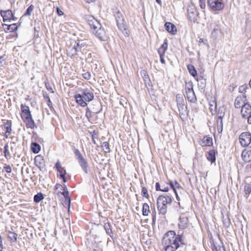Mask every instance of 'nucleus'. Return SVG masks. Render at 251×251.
<instances>
[{
  "mask_svg": "<svg viewBox=\"0 0 251 251\" xmlns=\"http://www.w3.org/2000/svg\"><path fill=\"white\" fill-rule=\"evenodd\" d=\"M166 242L168 243L167 245L162 251H175L180 246L186 244L184 238L183 236V232L180 233L179 231L176 235L174 231L170 230L166 234L164 238Z\"/></svg>",
  "mask_w": 251,
  "mask_h": 251,
  "instance_id": "1",
  "label": "nucleus"
},
{
  "mask_svg": "<svg viewBox=\"0 0 251 251\" xmlns=\"http://www.w3.org/2000/svg\"><path fill=\"white\" fill-rule=\"evenodd\" d=\"M85 19L89 25L92 33L101 41H107L108 38L107 33L102 27L100 23L93 16H86Z\"/></svg>",
  "mask_w": 251,
  "mask_h": 251,
  "instance_id": "2",
  "label": "nucleus"
},
{
  "mask_svg": "<svg viewBox=\"0 0 251 251\" xmlns=\"http://www.w3.org/2000/svg\"><path fill=\"white\" fill-rule=\"evenodd\" d=\"M81 93L75 95V99L77 104L82 107L87 105V102L92 100L94 99L93 93L88 89H83L80 91Z\"/></svg>",
  "mask_w": 251,
  "mask_h": 251,
  "instance_id": "3",
  "label": "nucleus"
},
{
  "mask_svg": "<svg viewBox=\"0 0 251 251\" xmlns=\"http://www.w3.org/2000/svg\"><path fill=\"white\" fill-rule=\"evenodd\" d=\"M172 197L168 195L159 196L157 199V208L159 214L165 215L167 212V205L171 204Z\"/></svg>",
  "mask_w": 251,
  "mask_h": 251,
  "instance_id": "4",
  "label": "nucleus"
},
{
  "mask_svg": "<svg viewBox=\"0 0 251 251\" xmlns=\"http://www.w3.org/2000/svg\"><path fill=\"white\" fill-rule=\"evenodd\" d=\"M117 25L119 29L124 34L125 36L129 35V31L126 27V25L122 13L117 11L114 14Z\"/></svg>",
  "mask_w": 251,
  "mask_h": 251,
  "instance_id": "5",
  "label": "nucleus"
},
{
  "mask_svg": "<svg viewBox=\"0 0 251 251\" xmlns=\"http://www.w3.org/2000/svg\"><path fill=\"white\" fill-rule=\"evenodd\" d=\"M176 101L179 114L180 115H185L187 114V107L185 103L186 101L181 94L176 95Z\"/></svg>",
  "mask_w": 251,
  "mask_h": 251,
  "instance_id": "6",
  "label": "nucleus"
},
{
  "mask_svg": "<svg viewBox=\"0 0 251 251\" xmlns=\"http://www.w3.org/2000/svg\"><path fill=\"white\" fill-rule=\"evenodd\" d=\"M207 5L213 11H220L225 7V0H207Z\"/></svg>",
  "mask_w": 251,
  "mask_h": 251,
  "instance_id": "7",
  "label": "nucleus"
},
{
  "mask_svg": "<svg viewBox=\"0 0 251 251\" xmlns=\"http://www.w3.org/2000/svg\"><path fill=\"white\" fill-rule=\"evenodd\" d=\"M185 92L188 100L192 103H196L197 99L193 90V85L191 82L186 83L185 85Z\"/></svg>",
  "mask_w": 251,
  "mask_h": 251,
  "instance_id": "8",
  "label": "nucleus"
},
{
  "mask_svg": "<svg viewBox=\"0 0 251 251\" xmlns=\"http://www.w3.org/2000/svg\"><path fill=\"white\" fill-rule=\"evenodd\" d=\"M239 140L242 146L247 147L251 143V134L249 132L242 133L239 136Z\"/></svg>",
  "mask_w": 251,
  "mask_h": 251,
  "instance_id": "9",
  "label": "nucleus"
},
{
  "mask_svg": "<svg viewBox=\"0 0 251 251\" xmlns=\"http://www.w3.org/2000/svg\"><path fill=\"white\" fill-rule=\"evenodd\" d=\"M189 225V221L188 217L184 214H181L178 220V227L180 230L187 228Z\"/></svg>",
  "mask_w": 251,
  "mask_h": 251,
  "instance_id": "10",
  "label": "nucleus"
},
{
  "mask_svg": "<svg viewBox=\"0 0 251 251\" xmlns=\"http://www.w3.org/2000/svg\"><path fill=\"white\" fill-rule=\"evenodd\" d=\"M22 114L21 117L25 121V119L32 117L29 108L25 104H22L21 105Z\"/></svg>",
  "mask_w": 251,
  "mask_h": 251,
  "instance_id": "11",
  "label": "nucleus"
},
{
  "mask_svg": "<svg viewBox=\"0 0 251 251\" xmlns=\"http://www.w3.org/2000/svg\"><path fill=\"white\" fill-rule=\"evenodd\" d=\"M187 13L189 20L195 22L198 15V12L196 9L193 6H190L188 8Z\"/></svg>",
  "mask_w": 251,
  "mask_h": 251,
  "instance_id": "12",
  "label": "nucleus"
},
{
  "mask_svg": "<svg viewBox=\"0 0 251 251\" xmlns=\"http://www.w3.org/2000/svg\"><path fill=\"white\" fill-rule=\"evenodd\" d=\"M241 113L242 117L247 119L250 115L251 114V105L248 103H244L242 106Z\"/></svg>",
  "mask_w": 251,
  "mask_h": 251,
  "instance_id": "13",
  "label": "nucleus"
},
{
  "mask_svg": "<svg viewBox=\"0 0 251 251\" xmlns=\"http://www.w3.org/2000/svg\"><path fill=\"white\" fill-rule=\"evenodd\" d=\"M211 248L212 251H226L223 243L220 240L217 241H212Z\"/></svg>",
  "mask_w": 251,
  "mask_h": 251,
  "instance_id": "14",
  "label": "nucleus"
},
{
  "mask_svg": "<svg viewBox=\"0 0 251 251\" xmlns=\"http://www.w3.org/2000/svg\"><path fill=\"white\" fill-rule=\"evenodd\" d=\"M12 12L11 10L0 11V16L2 17L3 22H10V18L12 17Z\"/></svg>",
  "mask_w": 251,
  "mask_h": 251,
  "instance_id": "15",
  "label": "nucleus"
},
{
  "mask_svg": "<svg viewBox=\"0 0 251 251\" xmlns=\"http://www.w3.org/2000/svg\"><path fill=\"white\" fill-rule=\"evenodd\" d=\"M34 162L35 165L40 169V170H42L44 169L45 167V163L44 158L41 155H37L34 158Z\"/></svg>",
  "mask_w": 251,
  "mask_h": 251,
  "instance_id": "16",
  "label": "nucleus"
},
{
  "mask_svg": "<svg viewBox=\"0 0 251 251\" xmlns=\"http://www.w3.org/2000/svg\"><path fill=\"white\" fill-rule=\"evenodd\" d=\"M246 96L244 95H243L242 96H238L235 100L234 105L235 108H242V106H243L244 103H245V102L246 100Z\"/></svg>",
  "mask_w": 251,
  "mask_h": 251,
  "instance_id": "17",
  "label": "nucleus"
},
{
  "mask_svg": "<svg viewBox=\"0 0 251 251\" xmlns=\"http://www.w3.org/2000/svg\"><path fill=\"white\" fill-rule=\"evenodd\" d=\"M209 28L212 30L211 34L214 37H216L218 36L220 31V25L216 24L211 23L209 25Z\"/></svg>",
  "mask_w": 251,
  "mask_h": 251,
  "instance_id": "18",
  "label": "nucleus"
},
{
  "mask_svg": "<svg viewBox=\"0 0 251 251\" xmlns=\"http://www.w3.org/2000/svg\"><path fill=\"white\" fill-rule=\"evenodd\" d=\"M166 30L170 33L174 35L177 31L176 26L170 22H166L164 25Z\"/></svg>",
  "mask_w": 251,
  "mask_h": 251,
  "instance_id": "19",
  "label": "nucleus"
},
{
  "mask_svg": "<svg viewBox=\"0 0 251 251\" xmlns=\"http://www.w3.org/2000/svg\"><path fill=\"white\" fill-rule=\"evenodd\" d=\"M59 192L64 196L65 201H64V203L68 206V211L69 212L70 205H71V198L69 196V191H59Z\"/></svg>",
  "mask_w": 251,
  "mask_h": 251,
  "instance_id": "20",
  "label": "nucleus"
},
{
  "mask_svg": "<svg viewBox=\"0 0 251 251\" xmlns=\"http://www.w3.org/2000/svg\"><path fill=\"white\" fill-rule=\"evenodd\" d=\"M198 86L200 90L204 91L206 87V80L203 76H200L197 78Z\"/></svg>",
  "mask_w": 251,
  "mask_h": 251,
  "instance_id": "21",
  "label": "nucleus"
},
{
  "mask_svg": "<svg viewBox=\"0 0 251 251\" xmlns=\"http://www.w3.org/2000/svg\"><path fill=\"white\" fill-rule=\"evenodd\" d=\"M168 49V41L165 39L163 44L158 49V53L159 55L165 56L166 50Z\"/></svg>",
  "mask_w": 251,
  "mask_h": 251,
  "instance_id": "22",
  "label": "nucleus"
},
{
  "mask_svg": "<svg viewBox=\"0 0 251 251\" xmlns=\"http://www.w3.org/2000/svg\"><path fill=\"white\" fill-rule=\"evenodd\" d=\"M201 145L202 147L212 146L213 145L212 138L207 136H204L201 140Z\"/></svg>",
  "mask_w": 251,
  "mask_h": 251,
  "instance_id": "23",
  "label": "nucleus"
},
{
  "mask_svg": "<svg viewBox=\"0 0 251 251\" xmlns=\"http://www.w3.org/2000/svg\"><path fill=\"white\" fill-rule=\"evenodd\" d=\"M26 124V126L27 128H30L31 129H34L37 128V126L35 125L34 120L32 117L26 119L24 121Z\"/></svg>",
  "mask_w": 251,
  "mask_h": 251,
  "instance_id": "24",
  "label": "nucleus"
},
{
  "mask_svg": "<svg viewBox=\"0 0 251 251\" xmlns=\"http://www.w3.org/2000/svg\"><path fill=\"white\" fill-rule=\"evenodd\" d=\"M216 153H217V152L214 150H210L208 152V154H207L206 157H207V160H209V161H210L211 163H213L215 162Z\"/></svg>",
  "mask_w": 251,
  "mask_h": 251,
  "instance_id": "25",
  "label": "nucleus"
},
{
  "mask_svg": "<svg viewBox=\"0 0 251 251\" xmlns=\"http://www.w3.org/2000/svg\"><path fill=\"white\" fill-rule=\"evenodd\" d=\"M7 237L11 243H14L17 241L18 235L14 232L9 231L8 232Z\"/></svg>",
  "mask_w": 251,
  "mask_h": 251,
  "instance_id": "26",
  "label": "nucleus"
},
{
  "mask_svg": "<svg viewBox=\"0 0 251 251\" xmlns=\"http://www.w3.org/2000/svg\"><path fill=\"white\" fill-rule=\"evenodd\" d=\"M242 157L243 160L246 162H249L251 161V150L247 151H243Z\"/></svg>",
  "mask_w": 251,
  "mask_h": 251,
  "instance_id": "27",
  "label": "nucleus"
},
{
  "mask_svg": "<svg viewBox=\"0 0 251 251\" xmlns=\"http://www.w3.org/2000/svg\"><path fill=\"white\" fill-rule=\"evenodd\" d=\"M225 116V109L224 108H220L219 109L218 112V120L217 123L219 124L220 123V125L221 126H223V121L222 119Z\"/></svg>",
  "mask_w": 251,
  "mask_h": 251,
  "instance_id": "28",
  "label": "nucleus"
},
{
  "mask_svg": "<svg viewBox=\"0 0 251 251\" xmlns=\"http://www.w3.org/2000/svg\"><path fill=\"white\" fill-rule=\"evenodd\" d=\"M77 160L78 161V163H79L80 166H81V168L83 170V171L86 174H87L88 173V169H87L88 164H87V162H86L85 159L83 157V158H80Z\"/></svg>",
  "mask_w": 251,
  "mask_h": 251,
  "instance_id": "29",
  "label": "nucleus"
},
{
  "mask_svg": "<svg viewBox=\"0 0 251 251\" xmlns=\"http://www.w3.org/2000/svg\"><path fill=\"white\" fill-rule=\"evenodd\" d=\"M55 168H56L57 171L60 173V176H61V175H66V170L61 166L59 160H58L56 163Z\"/></svg>",
  "mask_w": 251,
  "mask_h": 251,
  "instance_id": "30",
  "label": "nucleus"
},
{
  "mask_svg": "<svg viewBox=\"0 0 251 251\" xmlns=\"http://www.w3.org/2000/svg\"><path fill=\"white\" fill-rule=\"evenodd\" d=\"M245 197L248 199L251 193V184H246L244 187Z\"/></svg>",
  "mask_w": 251,
  "mask_h": 251,
  "instance_id": "31",
  "label": "nucleus"
},
{
  "mask_svg": "<svg viewBox=\"0 0 251 251\" xmlns=\"http://www.w3.org/2000/svg\"><path fill=\"white\" fill-rule=\"evenodd\" d=\"M3 26H7V30L10 31V32H13L16 30L18 28V26H17L16 24H13L10 25H8L6 24H3L2 25Z\"/></svg>",
  "mask_w": 251,
  "mask_h": 251,
  "instance_id": "32",
  "label": "nucleus"
},
{
  "mask_svg": "<svg viewBox=\"0 0 251 251\" xmlns=\"http://www.w3.org/2000/svg\"><path fill=\"white\" fill-rule=\"evenodd\" d=\"M150 212L149 205L147 203H144L143 204L142 207V214L144 216H148Z\"/></svg>",
  "mask_w": 251,
  "mask_h": 251,
  "instance_id": "33",
  "label": "nucleus"
},
{
  "mask_svg": "<svg viewBox=\"0 0 251 251\" xmlns=\"http://www.w3.org/2000/svg\"><path fill=\"white\" fill-rule=\"evenodd\" d=\"M31 148L32 151L35 153H38L40 151V146L37 143H32Z\"/></svg>",
  "mask_w": 251,
  "mask_h": 251,
  "instance_id": "34",
  "label": "nucleus"
},
{
  "mask_svg": "<svg viewBox=\"0 0 251 251\" xmlns=\"http://www.w3.org/2000/svg\"><path fill=\"white\" fill-rule=\"evenodd\" d=\"M187 69L189 71V73L193 76H196L197 75V71L195 69L194 66L192 65H188Z\"/></svg>",
  "mask_w": 251,
  "mask_h": 251,
  "instance_id": "35",
  "label": "nucleus"
},
{
  "mask_svg": "<svg viewBox=\"0 0 251 251\" xmlns=\"http://www.w3.org/2000/svg\"><path fill=\"white\" fill-rule=\"evenodd\" d=\"M102 150L105 153H109L110 152V149L109 148V143L107 142H104L101 145Z\"/></svg>",
  "mask_w": 251,
  "mask_h": 251,
  "instance_id": "36",
  "label": "nucleus"
},
{
  "mask_svg": "<svg viewBox=\"0 0 251 251\" xmlns=\"http://www.w3.org/2000/svg\"><path fill=\"white\" fill-rule=\"evenodd\" d=\"M4 128L6 129L7 132H11L12 131V122L11 121L7 120L4 124Z\"/></svg>",
  "mask_w": 251,
  "mask_h": 251,
  "instance_id": "37",
  "label": "nucleus"
},
{
  "mask_svg": "<svg viewBox=\"0 0 251 251\" xmlns=\"http://www.w3.org/2000/svg\"><path fill=\"white\" fill-rule=\"evenodd\" d=\"M44 197L42 193H38L34 196V201L38 203L44 199Z\"/></svg>",
  "mask_w": 251,
  "mask_h": 251,
  "instance_id": "38",
  "label": "nucleus"
},
{
  "mask_svg": "<svg viewBox=\"0 0 251 251\" xmlns=\"http://www.w3.org/2000/svg\"><path fill=\"white\" fill-rule=\"evenodd\" d=\"M104 229L106 232V233L111 236V234H112V231L111 228V226L110 224L108 223H105L104 226Z\"/></svg>",
  "mask_w": 251,
  "mask_h": 251,
  "instance_id": "39",
  "label": "nucleus"
},
{
  "mask_svg": "<svg viewBox=\"0 0 251 251\" xmlns=\"http://www.w3.org/2000/svg\"><path fill=\"white\" fill-rule=\"evenodd\" d=\"M3 153H4V156L6 158L10 157V154L9 149H8V143H6L4 145Z\"/></svg>",
  "mask_w": 251,
  "mask_h": 251,
  "instance_id": "40",
  "label": "nucleus"
},
{
  "mask_svg": "<svg viewBox=\"0 0 251 251\" xmlns=\"http://www.w3.org/2000/svg\"><path fill=\"white\" fill-rule=\"evenodd\" d=\"M34 6L33 5H30L26 9V12L24 14L25 16H30L33 10Z\"/></svg>",
  "mask_w": 251,
  "mask_h": 251,
  "instance_id": "41",
  "label": "nucleus"
},
{
  "mask_svg": "<svg viewBox=\"0 0 251 251\" xmlns=\"http://www.w3.org/2000/svg\"><path fill=\"white\" fill-rule=\"evenodd\" d=\"M98 139V132L96 130H94L92 134V142L94 144H97L96 139Z\"/></svg>",
  "mask_w": 251,
  "mask_h": 251,
  "instance_id": "42",
  "label": "nucleus"
},
{
  "mask_svg": "<svg viewBox=\"0 0 251 251\" xmlns=\"http://www.w3.org/2000/svg\"><path fill=\"white\" fill-rule=\"evenodd\" d=\"M82 46L81 45L79 44V42H78L76 43V45H75L73 49L75 50V53L74 54H76L77 52L80 51L81 49Z\"/></svg>",
  "mask_w": 251,
  "mask_h": 251,
  "instance_id": "43",
  "label": "nucleus"
},
{
  "mask_svg": "<svg viewBox=\"0 0 251 251\" xmlns=\"http://www.w3.org/2000/svg\"><path fill=\"white\" fill-rule=\"evenodd\" d=\"M141 195L145 197L146 198L148 199L149 197V195L148 193L147 189L145 187H143L142 188Z\"/></svg>",
  "mask_w": 251,
  "mask_h": 251,
  "instance_id": "44",
  "label": "nucleus"
},
{
  "mask_svg": "<svg viewBox=\"0 0 251 251\" xmlns=\"http://www.w3.org/2000/svg\"><path fill=\"white\" fill-rule=\"evenodd\" d=\"M248 88L247 85H243L239 87V92L242 94H245L246 92V90Z\"/></svg>",
  "mask_w": 251,
  "mask_h": 251,
  "instance_id": "45",
  "label": "nucleus"
},
{
  "mask_svg": "<svg viewBox=\"0 0 251 251\" xmlns=\"http://www.w3.org/2000/svg\"><path fill=\"white\" fill-rule=\"evenodd\" d=\"M223 222L224 226L226 227H228L230 225V220L228 218H227L226 219L224 218V216H223Z\"/></svg>",
  "mask_w": 251,
  "mask_h": 251,
  "instance_id": "46",
  "label": "nucleus"
},
{
  "mask_svg": "<svg viewBox=\"0 0 251 251\" xmlns=\"http://www.w3.org/2000/svg\"><path fill=\"white\" fill-rule=\"evenodd\" d=\"M75 154L77 160L83 157L78 149H75Z\"/></svg>",
  "mask_w": 251,
  "mask_h": 251,
  "instance_id": "47",
  "label": "nucleus"
},
{
  "mask_svg": "<svg viewBox=\"0 0 251 251\" xmlns=\"http://www.w3.org/2000/svg\"><path fill=\"white\" fill-rule=\"evenodd\" d=\"M6 65V59L4 56H0V67H4Z\"/></svg>",
  "mask_w": 251,
  "mask_h": 251,
  "instance_id": "48",
  "label": "nucleus"
},
{
  "mask_svg": "<svg viewBox=\"0 0 251 251\" xmlns=\"http://www.w3.org/2000/svg\"><path fill=\"white\" fill-rule=\"evenodd\" d=\"M82 75H83V77H84L85 79H87V80H89V79H90L91 77V75L90 73H89V72H87L84 73L82 74Z\"/></svg>",
  "mask_w": 251,
  "mask_h": 251,
  "instance_id": "49",
  "label": "nucleus"
},
{
  "mask_svg": "<svg viewBox=\"0 0 251 251\" xmlns=\"http://www.w3.org/2000/svg\"><path fill=\"white\" fill-rule=\"evenodd\" d=\"M44 97L45 99L46 100L48 106L50 107L52 106V102L50 100V97L49 96H44Z\"/></svg>",
  "mask_w": 251,
  "mask_h": 251,
  "instance_id": "50",
  "label": "nucleus"
},
{
  "mask_svg": "<svg viewBox=\"0 0 251 251\" xmlns=\"http://www.w3.org/2000/svg\"><path fill=\"white\" fill-rule=\"evenodd\" d=\"M205 0H199L200 6L201 9L205 8Z\"/></svg>",
  "mask_w": 251,
  "mask_h": 251,
  "instance_id": "51",
  "label": "nucleus"
},
{
  "mask_svg": "<svg viewBox=\"0 0 251 251\" xmlns=\"http://www.w3.org/2000/svg\"><path fill=\"white\" fill-rule=\"evenodd\" d=\"M86 117L88 119H89L92 117L91 112L89 108H86Z\"/></svg>",
  "mask_w": 251,
  "mask_h": 251,
  "instance_id": "52",
  "label": "nucleus"
},
{
  "mask_svg": "<svg viewBox=\"0 0 251 251\" xmlns=\"http://www.w3.org/2000/svg\"><path fill=\"white\" fill-rule=\"evenodd\" d=\"M3 168L5 170V171L8 173H10L12 171L11 168L9 165H5Z\"/></svg>",
  "mask_w": 251,
  "mask_h": 251,
  "instance_id": "53",
  "label": "nucleus"
},
{
  "mask_svg": "<svg viewBox=\"0 0 251 251\" xmlns=\"http://www.w3.org/2000/svg\"><path fill=\"white\" fill-rule=\"evenodd\" d=\"M62 188H63L62 185L57 183L55 185V186L54 187V190H60L61 191L62 190Z\"/></svg>",
  "mask_w": 251,
  "mask_h": 251,
  "instance_id": "54",
  "label": "nucleus"
},
{
  "mask_svg": "<svg viewBox=\"0 0 251 251\" xmlns=\"http://www.w3.org/2000/svg\"><path fill=\"white\" fill-rule=\"evenodd\" d=\"M212 103H210L209 104V105H210V108L211 109V110H213V107L214 106V108L216 109V106H217V104H216V102L215 101H212Z\"/></svg>",
  "mask_w": 251,
  "mask_h": 251,
  "instance_id": "55",
  "label": "nucleus"
},
{
  "mask_svg": "<svg viewBox=\"0 0 251 251\" xmlns=\"http://www.w3.org/2000/svg\"><path fill=\"white\" fill-rule=\"evenodd\" d=\"M169 184H170L171 188H172V189L174 191V192H176V187L175 186L174 183L173 182L171 181L169 183Z\"/></svg>",
  "mask_w": 251,
  "mask_h": 251,
  "instance_id": "56",
  "label": "nucleus"
},
{
  "mask_svg": "<svg viewBox=\"0 0 251 251\" xmlns=\"http://www.w3.org/2000/svg\"><path fill=\"white\" fill-rule=\"evenodd\" d=\"M155 189L156 191H161L160 184L158 182H156L155 184Z\"/></svg>",
  "mask_w": 251,
  "mask_h": 251,
  "instance_id": "57",
  "label": "nucleus"
},
{
  "mask_svg": "<svg viewBox=\"0 0 251 251\" xmlns=\"http://www.w3.org/2000/svg\"><path fill=\"white\" fill-rule=\"evenodd\" d=\"M3 250V245H2V240L1 236L0 235V251H2Z\"/></svg>",
  "mask_w": 251,
  "mask_h": 251,
  "instance_id": "58",
  "label": "nucleus"
},
{
  "mask_svg": "<svg viewBox=\"0 0 251 251\" xmlns=\"http://www.w3.org/2000/svg\"><path fill=\"white\" fill-rule=\"evenodd\" d=\"M56 11L59 16L63 15V12L58 7H57Z\"/></svg>",
  "mask_w": 251,
  "mask_h": 251,
  "instance_id": "59",
  "label": "nucleus"
},
{
  "mask_svg": "<svg viewBox=\"0 0 251 251\" xmlns=\"http://www.w3.org/2000/svg\"><path fill=\"white\" fill-rule=\"evenodd\" d=\"M160 59V62L162 64L165 63V60L164 59V56L159 55Z\"/></svg>",
  "mask_w": 251,
  "mask_h": 251,
  "instance_id": "60",
  "label": "nucleus"
},
{
  "mask_svg": "<svg viewBox=\"0 0 251 251\" xmlns=\"http://www.w3.org/2000/svg\"><path fill=\"white\" fill-rule=\"evenodd\" d=\"M62 191H68V189L66 187V185L65 184H63L62 185Z\"/></svg>",
  "mask_w": 251,
  "mask_h": 251,
  "instance_id": "61",
  "label": "nucleus"
},
{
  "mask_svg": "<svg viewBox=\"0 0 251 251\" xmlns=\"http://www.w3.org/2000/svg\"><path fill=\"white\" fill-rule=\"evenodd\" d=\"M65 175H61V176H60V177L63 179V181L64 183L67 181Z\"/></svg>",
  "mask_w": 251,
  "mask_h": 251,
  "instance_id": "62",
  "label": "nucleus"
},
{
  "mask_svg": "<svg viewBox=\"0 0 251 251\" xmlns=\"http://www.w3.org/2000/svg\"><path fill=\"white\" fill-rule=\"evenodd\" d=\"M11 132H7V131H5L4 134V136L5 138H7L8 136H9Z\"/></svg>",
  "mask_w": 251,
  "mask_h": 251,
  "instance_id": "63",
  "label": "nucleus"
},
{
  "mask_svg": "<svg viewBox=\"0 0 251 251\" xmlns=\"http://www.w3.org/2000/svg\"><path fill=\"white\" fill-rule=\"evenodd\" d=\"M169 191V188L166 187L161 189V191L162 192H168Z\"/></svg>",
  "mask_w": 251,
  "mask_h": 251,
  "instance_id": "64",
  "label": "nucleus"
}]
</instances>
